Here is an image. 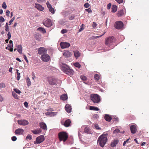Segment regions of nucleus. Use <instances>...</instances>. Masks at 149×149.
I'll use <instances>...</instances> for the list:
<instances>
[{
    "mask_svg": "<svg viewBox=\"0 0 149 149\" xmlns=\"http://www.w3.org/2000/svg\"><path fill=\"white\" fill-rule=\"evenodd\" d=\"M107 133H103L98 138L97 143L102 147H103L107 141Z\"/></svg>",
    "mask_w": 149,
    "mask_h": 149,
    "instance_id": "obj_1",
    "label": "nucleus"
},
{
    "mask_svg": "<svg viewBox=\"0 0 149 149\" xmlns=\"http://www.w3.org/2000/svg\"><path fill=\"white\" fill-rule=\"evenodd\" d=\"M61 70L65 73L69 75L73 74L74 71L72 69H70L69 67L66 64L62 63L60 65Z\"/></svg>",
    "mask_w": 149,
    "mask_h": 149,
    "instance_id": "obj_2",
    "label": "nucleus"
},
{
    "mask_svg": "<svg viewBox=\"0 0 149 149\" xmlns=\"http://www.w3.org/2000/svg\"><path fill=\"white\" fill-rule=\"evenodd\" d=\"M59 139L60 141L65 142L67 139L68 136L67 133L64 132H60L58 134Z\"/></svg>",
    "mask_w": 149,
    "mask_h": 149,
    "instance_id": "obj_3",
    "label": "nucleus"
},
{
    "mask_svg": "<svg viewBox=\"0 0 149 149\" xmlns=\"http://www.w3.org/2000/svg\"><path fill=\"white\" fill-rule=\"evenodd\" d=\"M90 98L94 103H98L100 101V96L97 94L91 95Z\"/></svg>",
    "mask_w": 149,
    "mask_h": 149,
    "instance_id": "obj_4",
    "label": "nucleus"
},
{
    "mask_svg": "<svg viewBox=\"0 0 149 149\" xmlns=\"http://www.w3.org/2000/svg\"><path fill=\"white\" fill-rule=\"evenodd\" d=\"M115 41V40L114 37H109L106 39L105 44L106 45L109 46L111 45Z\"/></svg>",
    "mask_w": 149,
    "mask_h": 149,
    "instance_id": "obj_5",
    "label": "nucleus"
},
{
    "mask_svg": "<svg viewBox=\"0 0 149 149\" xmlns=\"http://www.w3.org/2000/svg\"><path fill=\"white\" fill-rule=\"evenodd\" d=\"M45 140V138L43 135H40L36 138V141H34V144H39Z\"/></svg>",
    "mask_w": 149,
    "mask_h": 149,
    "instance_id": "obj_6",
    "label": "nucleus"
},
{
    "mask_svg": "<svg viewBox=\"0 0 149 149\" xmlns=\"http://www.w3.org/2000/svg\"><path fill=\"white\" fill-rule=\"evenodd\" d=\"M43 24L47 27H50L52 24V23L49 19H44Z\"/></svg>",
    "mask_w": 149,
    "mask_h": 149,
    "instance_id": "obj_7",
    "label": "nucleus"
},
{
    "mask_svg": "<svg viewBox=\"0 0 149 149\" xmlns=\"http://www.w3.org/2000/svg\"><path fill=\"white\" fill-rule=\"evenodd\" d=\"M114 26L116 29H120L123 26V24L121 21H118L115 23Z\"/></svg>",
    "mask_w": 149,
    "mask_h": 149,
    "instance_id": "obj_8",
    "label": "nucleus"
},
{
    "mask_svg": "<svg viewBox=\"0 0 149 149\" xmlns=\"http://www.w3.org/2000/svg\"><path fill=\"white\" fill-rule=\"evenodd\" d=\"M41 58L43 61L47 62L49 61L50 59V56L48 54H45L41 56Z\"/></svg>",
    "mask_w": 149,
    "mask_h": 149,
    "instance_id": "obj_9",
    "label": "nucleus"
},
{
    "mask_svg": "<svg viewBox=\"0 0 149 149\" xmlns=\"http://www.w3.org/2000/svg\"><path fill=\"white\" fill-rule=\"evenodd\" d=\"M60 45L62 49L66 48L70 46L69 43L65 42H61L60 44Z\"/></svg>",
    "mask_w": 149,
    "mask_h": 149,
    "instance_id": "obj_10",
    "label": "nucleus"
},
{
    "mask_svg": "<svg viewBox=\"0 0 149 149\" xmlns=\"http://www.w3.org/2000/svg\"><path fill=\"white\" fill-rule=\"evenodd\" d=\"M136 127L137 125L135 124L130 126V130L132 133L135 134L137 130Z\"/></svg>",
    "mask_w": 149,
    "mask_h": 149,
    "instance_id": "obj_11",
    "label": "nucleus"
},
{
    "mask_svg": "<svg viewBox=\"0 0 149 149\" xmlns=\"http://www.w3.org/2000/svg\"><path fill=\"white\" fill-rule=\"evenodd\" d=\"M17 122L20 125H26L29 124L28 121L25 120H18Z\"/></svg>",
    "mask_w": 149,
    "mask_h": 149,
    "instance_id": "obj_12",
    "label": "nucleus"
},
{
    "mask_svg": "<svg viewBox=\"0 0 149 149\" xmlns=\"http://www.w3.org/2000/svg\"><path fill=\"white\" fill-rule=\"evenodd\" d=\"M56 79L54 77H50L48 79V82L50 84L54 85L56 84Z\"/></svg>",
    "mask_w": 149,
    "mask_h": 149,
    "instance_id": "obj_13",
    "label": "nucleus"
},
{
    "mask_svg": "<svg viewBox=\"0 0 149 149\" xmlns=\"http://www.w3.org/2000/svg\"><path fill=\"white\" fill-rule=\"evenodd\" d=\"M47 51L46 49L43 47H40L39 48L38 51V53L40 54H45V53Z\"/></svg>",
    "mask_w": 149,
    "mask_h": 149,
    "instance_id": "obj_14",
    "label": "nucleus"
},
{
    "mask_svg": "<svg viewBox=\"0 0 149 149\" xmlns=\"http://www.w3.org/2000/svg\"><path fill=\"white\" fill-rule=\"evenodd\" d=\"M24 132V130L22 128H18L16 130L15 133L18 135L22 134Z\"/></svg>",
    "mask_w": 149,
    "mask_h": 149,
    "instance_id": "obj_15",
    "label": "nucleus"
},
{
    "mask_svg": "<svg viewBox=\"0 0 149 149\" xmlns=\"http://www.w3.org/2000/svg\"><path fill=\"white\" fill-rule=\"evenodd\" d=\"M119 142V140L118 139H114L112 141L110 144L111 146L112 147H115Z\"/></svg>",
    "mask_w": 149,
    "mask_h": 149,
    "instance_id": "obj_16",
    "label": "nucleus"
},
{
    "mask_svg": "<svg viewBox=\"0 0 149 149\" xmlns=\"http://www.w3.org/2000/svg\"><path fill=\"white\" fill-rule=\"evenodd\" d=\"M126 13L125 10L121 9L117 13V16L120 17L125 15Z\"/></svg>",
    "mask_w": 149,
    "mask_h": 149,
    "instance_id": "obj_17",
    "label": "nucleus"
},
{
    "mask_svg": "<svg viewBox=\"0 0 149 149\" xmlns=\"http://www.w3.org/2000/svg\"><path fill=\"white\" fill-rule=\"evenodd\" d=\"M65 109L66 111L68 113H70L72 111V108L71 106L68 104H67L65 106Z\"/></svg>",
    "mask_w": 149,
    "mask_h": 149,
    "instance_id": "obj_18",
    "label": "nucleus"
},
{
    "mask_svg": "<svg viewBox=\"0 0 149 149\" xmlns=\"http://www.w3.org/2000/svg\"><path fill=\"white\" fill-rule=\"evenodd\" d=\"M63 56L67 57H69L72 56L71 53L67 50L65 51L63 53Z\"/></svg>",
    "mask_w": 149,
    "mask_h": 149,
    "instance_id": "obj_19",
    "label": "nucleus"
},
{
    "mask_svg": "<svg viewBox=\"0 0 149 149\" xmlns=\"http://www.w3.org/2000/svg\"><path fill=\"white\" fill-rule=\"evenodd\" d=\"M73 52L75 57L76 58H78L81 55V53L78 50H74V51Z\"/></svg>",
    "mask_w": 149,
    "mask_h": 149,
    "instance_id": "obj_20",
    "label": "nucleus"
},
{
    "mask_svg": "<svg viewBox=\"0 0 149 149\" xmlns=\"http://www.w3.org/2000/svg\"><path fill=\"white\" fill-rule=\"evenodd\" d=\"M39 126L41 128L44 130H47V125L44 123L42 122L40 123Z\"/></svg>",
    "mask_w": 149,
    "mask_h": 149,
    "instance_id": "obj_21",
    "label": "nucleus"
},
{
    "mask_svg": "<svg viewBox=\"0 0 149 149\" xmlns=\"http://www.w3.org/2000/svg\"><path fill=\"white\" fill-rule=\"evenodd\" d=\"M31 131L34 134H37L40 133L42 130L40 129H39L37 130H32Z\"/></svg>",
    "mask_w": 149,
    "mask_h": 149,
    "instance_id": "obj_22",
    "label": "nucleus"
},
{
    "mask_svg": "<svg viewBox=\"0 0 149 149\" xmlns=\"http://www.w3.org/2000/svg\"><path fill=\"white\" fill-rule=\"evenodd\" d=\"M104 118L105 120L107 121L110 122L112 119V118L109 116V115L107 114H106L105 115Z\"/></svg>",
    "mask_w": 149,
    "mask_h": 149,
    "instance_id": "obj_23",
    "label": "nucleus"
},
{
    "mask_svg": "<svg viewBox=\"0 0 149 149\" xmlns=\"http://www.w3.org/2000/svg\"><path fill=\"white\" fill-rule=\"evenodd\" d=\"M35 4L36 7L39 10L41 11L44 10V8L41 5L38 3H36Z\"/></svg>",
    "mask_w": 149,
    "mask_h": 149,
    "instance_id": "obj_24",
    "label": "nucleus"
},
{
    "mask_svg": "<svg viewBox=\"0 0 149 149\" xmlns=\"http://www.w3.org/2000/svg\"><path fill=\"white\" fill-rule=\"evenodd\" d=\"M71 121L69 119H67L65 121L64 123V126L66 127H68L70 125Z\"/></svg>",
    "mask_w": 149,
    "mask_h": 149,
    "instance_id": "obj_25",
    "label": "nucleus"
},
{
    "mask_svg": "<svg viewBox=\"0 0 149 149\" xmlns=\"http://www.w3.org/2000/svg\"><path fill=\"white\" fill-rule=\"evenodd\" d=\"M60 97L61 99L63 101L66 100L68 98L67 95L65 94L60 96Z\"/></svg>",
    "mask_w": 149,
    "mask_h": 149,
    "instance_id": "obj_26",
    "label": "nucleus"
},
{
    "mask_svg": "<svg viewBox=\"0 0 149 149\" xmlns=\"http://www.w3.org/2000/svg\"><path fill=\"white\" fill-rule=\"evenodd\" d=\"M37 30L42 33H45L46 31L45 29L41 27H39L37 29Z\"/></svg>",
    "mask_w": 149,
    "mask_h": 149,
    "instance_id": "obj_27",
    "label": "nucleus"
},
{
    "mask_svg": "<svg viewBox=\"0 0 149 149\" xmlns=\"http://www.w3.org/2000/svg\"><path fill=\"white\" fill-rule=\"evenodd\" d=\"M117 6L114 5H112L111 7V12L113 13L115 12L117 10Z\"/></svg>",
    "mask_w": 149,
    "mask_h": 149,
    "instance_id": "obj_28",
    "label": "nucleus"
},
{
    "mask_svg": "<svg viewBox=\"0 0 149 149\" xmlns=\"http://www.w3.org/2000/svg\"><path fill=\"white\" fill-rule=\"evenodd\" d=\"M89 109L91 110L98 111L99 109L97 107H95L92 106H90L89 107Z\"/></svg>",
    "mask_w": 149,
    "mask_h": 149,
    "instance_id": "obj_29",
    "label": "nucleus"
},
{
    "mask_svg": "<svg viewBox=\"0 0 149 149\" xmlns=\"http://www.w3.org/2000/svg\"><path fill=\"white\" fill-rule=\"evenodd\" d=\"M17 49L20 54H21L22 53V47L21 45L18 46Z\"/></svg>",
    "mask_w": 149,
    "mask_h": 149,
    "instance_id": "obj_30",
    "label": "nucleus"
},
{
    "mask_svg": "<svg viewBox=\"0 0 149 149\" xmlns=\"http://www.w3.org/2000/svg\"><path fill=\"white\" fill-rule=\"evenodd\" d=\"M8 48V50H9L10 52H12L13 50V47H11L10 45L8 44V48L6 47V49H7Z\"/></svg>",
    "mask_w": 149,
    "mask_h": 149,
    "instance_id": "obj_31",
    "label": "nucleus"
},
{
    "mask_svg": "<svg viewBox=\"0 0 149 149\" xmlns=\"http://www.w3.org/2000/svg\"><path fill=\"white\" fill-rule=\"evenodd\" d=\"M84 132L87 133H89V134H90L91 133L90 130L88 128L86 127L84 128Z\"/></svg>",
    "mask_w": 149,
    "mask_h": 149,
    "instance_id": "obj_32",
    "label": "nucleus"
},
{
    "mask_svg": "<svg viewBox=\"0 0 149 149\" xmlns=\"http://www.w3.org/2000/svg\"><path fill=\"white\" fill-rule=\"evenodd\" d=\"M26 82L27 83V85L28 86H30L31 85V81L29 77H28L27 78Z\"/></svg>",
    "mask_w": 149,
    "mask_h": 149,
    "instance_id": "obj_33",
    "label": "nucleus"
},
{
    "mask_svg": "<svg viewBox=\"0 0 149 149\" xmlns=\"http://www.w3.org/2000/svg\"><path fill=\"white\" fill-rule=\"evenodd\" d=\"M74 65L75 67L78 68H80L81 67V65L78 62H77L74 63Z\"/></svg>",
    "mask_w": 149,
    "mask_h": 149,
    "instance_id": "obj_34",
    "label": "nucleus"
},
{
    "mask_svg": "<svg viewBox=\"0 0 149 149\" xmlns=\"http://www.w3.org/2000/svg\"><path fill=\"white\" fill-rule=\"evenodd\" d=\"M94 78L95 80H98L100 79V76L98 74H95L94 75Z\"/></svg>",
    "mask_w": 149,
    "mask_h": 149,
    "instance_id": "obj_35",
    "label": "nucleus"
},
{
    "mask_svg": "<svg viewBox=\"0 0 149 149\" xmlns=\"http://www.w3.org/2000/svg\"><path fill=\"white\" fill-rule=\"evenodd\" d=\"M84 24H82L80 26L79 29V32H80L82 31L84 29Z\"/></svg>",
    "mask_w": 149,
    "mask_h": 149,
    "instance_id": "obj_36",
    "label": "nucleus"
},
{
    "mask_svg": "<svg viewBox=\"0 0 149 149\" xmlns=\"http://www.w3.org/2000/svg\"><path fill=\"white\" fill-rule=\"evenodd\" d=\"M12 95L15 99H18V97L17 96V95L15 92H13L12 93Z\"/></svg>",
    "mask_w": 149,
    "mask_h": 149,
    "instance_id": "obj_37",
    "label": "nucleus"
},
{
    "mask_svg": "<svg viewBox=\"0 0 149 149\" xmlns=\"http://www.w3.org/2000/svg\"><path fill=\"white\" fill-rule=\"evenodd\" d=\"M49 11L51 12L52 14H54V13L55 11L54 8L52 7L49 8Z\"/></svg>",
    "mask_w": 149,
    "mask_h": 149,
    "instance_id": "obj_38",
    "label": "nucleus"
},
{
    "mask_svg": "<svg viewBox=\"0 0 149 149\" xmlns=\"http://www.w3.org/2000/svg\"><path fill=\"white\" fill-rule=\"evenodd\" d=\"M120 132V130L118 129H116L113 131V133L117 134V133H119Z\"/></svg>",
    "mask_w": 149,
    "mask_h": 149,
    "instance_id": "obj_39",
    "label": "nucleus"
},
{
    "mask_svg": "<svg viewBox=\"0 0 149 149\" xmlns=\"http://www.w3.org/2000/svg\"><path fill=\"white\" fill-rule=\"evenodd\" d=\"M26 139H29L30 140H31V139H32V135H31L29 134H28L27 135V136L26 137Z\"/></svg>",
    "mask_w": 149,
    "mask_h": 149,
    "instance_id": "obj_40",
    "label": "nucleus"
},
{
    "mask_svg": "<svg viewBox=\"0 0 149 149\" xmlns=\"http://www.w3.org/2000/svg\"><path fill=\"white\" fill-rule=\"evenodd\" d=\"M93 118L94 119H97L99 118V116L97 114H94L93 116Z\"/></svg>",
    "mask_w": 149,
    "mask_h": 149,
    "instance_id": "obj_41",
    "label": "nucleus"
},
{
    "mask_svg": "<svg viewBox=\"0 0 149 149\" xmlns=\"http://www.w3.org/2000/svg\"><path fill=\"white\" fill-rule=\"evenodd\" d=\"M14 90L17 93L19 94L21 93V91L17 88H14Z\"/></svg>",
    "mask_w": 149,
    "mask_h": 149,
    "instance_id": "obj_42",
    "label": "nucleus"
},
{
    "mask_svg": "<svg viewBox=\"0 0 149 149\" xmlns=\"http://www.w3.org/2000/svg\"><path fill=\"white\" fill-rule=\"evenodd\" d=\"M7 5L5 2H4L2 5V7L4 9H6L7 8Z\"/></svg>",
    "mask_w": 149,
    "mask_h": 149,
    "instance_id": "obj_43",
    "label": "nucleus"
},
{
    "mask_svg": "<svg viewBox=\"0 0 149 149\" xmlns=\"http://www.w3.org/2000/svg\"><path fill=\"white\" fill-rule=\"evenodd\" d=\"M65 23V21L63 19L59 21V23L61 25L64 24Z\"/></svg>",
    "mask_w": 149,
    "mask_h": 149,
    "instance_id": "obj_44",
    "label": "nucleus"
},
{
    "mask_svg": "<svg viewBox=\"0 0 149 149\" xmlns=\"http://www.w3.org/2000/svg\"><path fill=\"white\" fill-rule=\"evenodd\" d=\"M5 21V19L2 16L0 17V22H3Z\"/></svg>",
    "mask_w": 149,
    "mask_h": 149,
    "instance_id": "obj_45",
    "label": "nucleus"
},
{
    "mask_svg": "<svg viewBox=\"0 0 149 149\" xmlns=\"http://www.w3.org/2000/svg\"><path fill=\"white\" fill-rule=\"evenodd\" d=\"M5 87V85L4 83L0 84V88H3Z\"/></svg>",
    "mask_w": 149,
    "mask_h": 149,
    "instance_id": "obj_46",
    "label": "nucleus"
},
{
    "mask_svg": "<svg viewBox=\"0 0 149 149\" xmlns=\"http://www.w3.org/2000/svg\"><path fill=\"white\" fill-rule=\"evenodd\" d=\"M15 19V17H13L12 19L9 22L8 24L9 25H10L12 23L13 21Z\"/></svg>",
    "mask_w": 149,
    "mask_h": 149,
    "instance_id": "obj_47",
    "label": "nucleus"
},
{
    "mask_svg": "<svg viewBox=\"0 0 149 149\" xmlns=\"http://www.w3.org/2000/svg\"><path fill=\"white\" fill-rule=\"evenodd\" d=\"M46 4H47V6L48 8H49L52 7V6L49 4V3L48 1H47V2Z\"/></svg>",
    "mask_w": 149,
    "mask_h": 149,
    "instance_id": "obj_48",
    "label": "nucleus"
},
{
    "mask_svg": "<svg viewBox=\"0 0 149 149\" xmlns=\"http://www.w3.org/2000/svg\"><path fill=\"white\" fill-rule=\"evenodd\" d=\"M67 31V30L66 29H62L61 31V32L62 34L65 33H66Z\"/></svg>",
    "mask_w": 149,
    "mask_h": 149,
    "instance_id": "obj_49",
    "label": "nucleus"
},
{
    "mask_svg": "<svg viewBox=\"0 0 149 149\" xmlns=\"http://www.w3.org/2000/svg\"><path fill=\"white\" fill-rule=\"evenodd\" d=\"M17 138L16 136H13L11 137V139L13 141H15L16 140Z\"/></svg>",
    "mask_w": 149,
    "mask_h": 149,
    "instance_id": "obj_50",
    "label": "nucleus"
},
{
    "mask_svg": "<svg viewBox=\"0 0 149 149\" xmlns=\"http://www.w3.org/2000/svg\"><path fill=\"white\" fill-rule=\"evenodd\" d=\"M90 6V4L88 3H85L84 4V6L85 8H87Z\"/></svg>",
    "mask_w": 149,
    "mask_h": 149,
    "instance_id": "obj_51",
    "label": "nucleus"
},
{
    "mask_svg": "<svg viewBox=\"0 0 149 149\" xmlns=\"http://www.w3.org/2000/svg\"><path fill=\"white\" fill-rule=\"evenodd\" d=\"M81 79L83 80H86V77L84 76H81Z\"/></svg>",
    "mask_w": 149,
    "mask_h": 149,
    "instance_id": "obj_52",
    "label": "nucleus"
},
{
    "mask_svg": "<svg viewBox=\"0 0 149 149\" xmlns=\"http://www.w3.org/2000/svg\"><path fill=\"white\" fill-rule=\"evenodd\" d=\"M119 4L122 3L123 2V0H115Z\"/></svg>",
    "mask_w": 149,
    "mask_h": 149,
    "instance_id": "obj_53",
    "label": "nucleus"
},
{
    "mask_svg": "<svg viewBox=\"0 0 149 149\" xmlns=\"http://www.w3.org/2000/svg\"><path fill=\"white\" fill-rule=\"evenodd\" d=\"M52 112H47L45 114L46 115H50L51 116H52Z\"/></svg>",
    "mask_w": 149,
    "mask_h": 149,
    "instance_id": "obj_54",
    "label": "nucleus"
},
{
    "mask_svg": "<svg viewBox=\"0 0 149 149\" xmlns=\"http://www.w3.org/2000/svg\"><path fill=\"white\" fill-rule=\"evenodd\" d=\"M23 57H24V59H25V60L26 61V62L28 63V61L27 59V58L26 57V56L24 55V54H23Z\"/></svg>",
    "mask_w": 149,
    "mask_h": 149,
    "instance_id": "obj_55",
    "label": "nucleus"
},
{
    "mask_svg": "<svg viewBox=\"0 0 149 149\" xmlns=\"http://www.w3.org/2000/svg\"><path fill=\"white\" fill-rule=\"evenodd\" d=\"M85 10L86 11L88 12V13L92 12V11L90 8L86 9Z\"/></svg>",
    "mask_w": 149,
    "mask_h": 149,
    "instance_id": "obj_56",
    "label": "nucleus"
},
{
    "mask_svg": "<svg viewBox=\"0 0 149 149\" xmlns=\"http://www.w3.org/2000/svg\"><path fill=\"white\" fill-rule=\"evenodd\" d=\"M94 125L96 129L97 130H100L101 129V128L99 127V126L97 124Z\"/></svg>",
    "mask_w": 149,
    "mask_h": 149,
    "instance_id": "obj_57",
    "label": "nucleus"
},
{
    "mask_svg": "<svg viewBox=\"0 0 149 149\" xmlns=\"http://www.w3.org/2000/svg\"><path fill=\"white\" fill-rule=\"evenodd\" d=\"M7 36H8V40H9L11 37V34L10 32H9L7 34Z\"/></svg>",
    "mask_w": 149,
    "mask_h": 149,
    "instance_id": "obj_58",
    "label": "nucleus"
},
{
    "mask_svg": "<svg viewBox=\"0 0 149 149\" xmlns=\"http://www.w3.org/2000/svg\"><path fill=\"white\" fill-rule=\"evenodd\" d=\"M111 3H109L107 6V9H109L111 8Z\"/></svg>",
    "mask_w": 149,
    "mask_h": 149,
    "instance_id": "obj_59",
    "label": "nucleus"
},
{
    "mask_svg": "<svg viewBox=\"0 0 149 149\" xmlns=\"http://www.w3.org/2000/svg\"><path fill=\"white\" fill-rule=\"evenodd\" d=\"M97 26V24H96V23L95 22H93L92 24V27L93 28H95Z\"/></svg>",
    "mask_w": 149,
    "mask_h": 149,
    "instance_id": "obj_60",
    "label": "nucleus"
},
{
    "mask_svg": "<svg viewBox=\"0 0 149 149\" xmlns=\"http://www.w3.org/2000/svg\"><path fill=\"white\" fill-rule=\"evenodd\" d=\"M113 121H116L117 122H118L119 121V119L118 118L115 117L114 118H113Z\"/></svg>",
    "mask_w": 149,
    "mask_h": 149,
    "instance_id": "obj_61",
    "label": "nucleus"
},
{
    "mask_svg": "<svg viewBox=\"0 0 149 149\" xmlns=\"http://www.w3.org/2000/svg\"><path fill=\"white\" fill-rule=\"evenodd\" d=\"M10 13V11L8 10H7L6 11V15L7 16H9Z\"/></svg>",
    "mask_w": 149,
    "mask_h": 149,
    "instance_id": "obj_62",
    "label": "nucleus"
},
{
    "mask_svg": "<svg viewBox=\"0 0 149 149\" xmlns=\"http://www.w3.org/2000/svg\"><path fill=\"white\" fill-rule=\"evenodd\" d=\"M38 2L39 3H43V2H45V0H37Z\"/></svg>",
    "mask_w": 149,
    "mask_h": 149,
    "instance_id": "obj_63",
    "label": "nucleus"
},
{
    "mask_svg": "<svg viewBox=\"0 0 149 149\" xmlns=\"http://www.w3.org/2000/svg\"><path fill=\"white\" fill-rule=\"evenodd\" d=\"M24 104L26 107H28V103L26 102H24Z\"/></svg>",
    "mask_w": 149,
    "mask_h": 149,
    "instance_id": "obj_64",
    "label": "nucleus"
}]
</instances>
